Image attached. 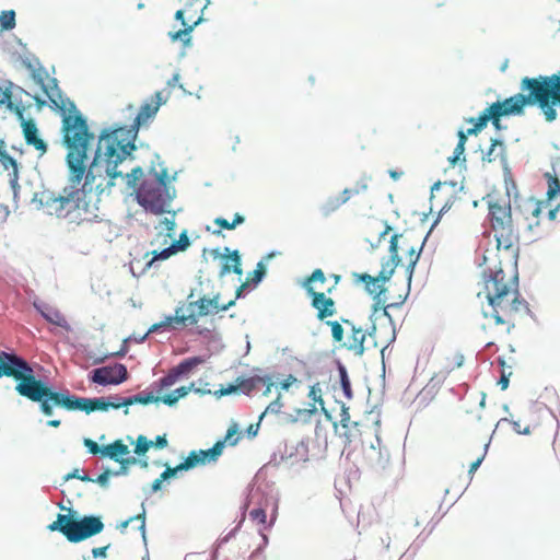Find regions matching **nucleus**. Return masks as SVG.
<instances>
[{"instance_id": "79ce46f5", "label": "nucleus", "mask_w": 560, "mask_h": 560, "mask_svg": "<svg viewBox=\"0 0 560 560\" xmlns=\"http://www.w3.org/2000/svg\"><path fill=\"white\" fill-rule=\"evenodd\" d=\"M351 339H352V342H349V343L342 342L339 345L338 348H346L347 350H351L358 357L363 355L366 350L364 347L365 334H362L357 337H351Z\"/></svg>"}, {"instance_id": "de8ad7c7", "label": "nucleus", "mask_w": 560, "mask_h": 560, "mask_svg": "<svg viewBox=\"0 0 560 560\" xmlns=\"http://www.w3.org/2000/svg\"><path fill=\"white\" fill-rule=\"evenodd\" d=\"M245 514L242 513V516L240 518V521L237 522V524L231 528L229 532H226L225 534L221 535L218 540L215 541V546L218 548H221L223 545L228 544L230 540H232L233 538L236 537L237 533L241 530L244 522H245Z\"/></svg>"}, {"instance_id": "c85d7f7f", "label": "nucleus", "mask_w": 560, "mask_h": 560, "mask_svg": "<svg viewBox=\"0 0 560 560\" xmlns=\"http://www.w3.org/2000/svg\"><path fill=\"white\" fill-rule=\"evenodd\" d=\"M186 311L190 312L195 316L192 325H197L199 318L212 315V310L208 308V305L203 301L202 296H199L196 301H189L186 306Z\"/></svg>"}, {"instance_id": "f257e3e1", "label": "nucleus", "mask_w": 560, "mask_h": 560, "mask_svg": "<svg viewBox=\"0 0 560 560\" xmlns=\"http://www.w3.org/2000/svg\"><path fill=\"white\" fill-rule=\"evenodd\" d=\"M74 114L72 117H65L61 122V145L67 150L65 163L68 170V183L71 184H91L94 185L96 178L101 176L97 168L105 163V174L108 177L106 188L110 194L112 188L116 186L117 176H122L118 170L120 163L109 158L108 150L97 142L92 160L90 151L95 140V133L91 130L88 117L78 109L75 103H71Z\"/></svg>"}, {"instance_id": "4468645a", "label": "nucleus", "mask_w": 560, "mask_h": 560, "mask_svg": "<svg viewBox=\"0 0 560 560\" xmlns=\"http://www.w3.org/2000/svg\"><path fill=\"white\" fill-rule=\"evenodd\" d=\"M20 124L25 143L37 150L40 156L44 155L48 151V143L40 137L36 120L28 117Z\"/></svg>"}, {"instance_id": "bf43d9fd", "label": "nucleus", "mask_w": 560, "mask_h": 560, "mask_svg": "<svg viewBox=\"0 0 560 560\" xmlns=\"http://www.w3.org/2000/svg\"><path fill=\"white\" fill-rule=\"evenodd\" d=\"M352 276L355 278L357 283L364 284V290L368 294H372L373 288L377 284L375 277H373L366 272H363V273L353 272Z\"/></svg>"}, {"instance_id": "dca6fc26", "label": "nucleus", "mask_w": 560, "mask_h": 560, "mask_svg": "<svg viewBox=\"0 0 560 560\" xmlns=\"http://www.w3.org/2000/svg\"><path fill=\"white\" fill-rule=\"evenodd\" d=\"M311 306L317 311L316 318L320 322L327 320L326 318L337 314L336 302L326 293L322 292L312 296Z\"/></svg>"}, {"instance_id": "603ef678", "label": "nucleus", "mask_w": 560, "mask_h": 560, "mask_svg": "<svg viewBox=\"0 0 560 560\" xmlns=\"http://www.w3.org/2000/svg\"><path fill=\"white\" fill-rule=\"evenodd\" d=\"M191 244H192V241L190 240V237L188 235V231L186 229H184L179 233L178 240L173 238L171 246L174 248L175 253L178 254L182 252H186L191 246Z\"/></svg>"}, {"instance_id": "f8f14e48", "label": "nucleus", "mask_w": 560, "mask_h": 560, "mask_svg": "<svg viewBox=\"0 0 560 560\" xmlns=\"http://www.w3.org/2000/svg\"><path fill=\"white\" fill-rule=\"evenodd\" d=\"M34 310L49 324L63 329L67 332L72 331L71 325L68 323L63 314L55 306L35 296L32 301Z\"/></svg>"}, {"instance_id": "37998d69", "label": "nucleus", "mask_w": 560, "mask_h": 560, "mask_svg": "<svg viewBox=\"0 0 560 560\" xmlns=\"http://www.w3.org/2000/svg\"><path fill=\"white\" fill-rule=\"evenodd\" d=\"M341 206L342 203L340 202L339 197L330 196L319 206V212L322 217L326 219L336 212Z\"/></svg>"}, {"instance_id": "7ed1b4c3", "label": "nucleus", "mask_w": 560, "mask_h": 560, "mask_svg": "<svg viewBox=\"0 0 560 560\" xmlns=\"http://www.w3.org/2000/svg\"><path fill=\"white\" fill-rule=\"evenodd\" d=\"M279 502L280 490L273 481H264L259 485L249 483L241 510L245 514L249 505H255L249 512L250 520L266 529H271L278 518Z\"/></svg>"}, {"instance_id": "a18cd8bd", "label": "nucleus", "mask_w": 560, "mask_h": 560, "mask_svg": "<svg viewBox=\"0 0 560 560\" xmlns=\"http://www.w3.org/2000/svg\"><path fill=\"white\" fill-rule=\"evenodd\" d=\"M126 399H127L128 408L133 405H142V406H148L151 404L156 405V399H155L154 393H140V394H137L133 396H128V397H126Z\"/></svg>"}, {"instance_id": "3c124183", "label": "nucleus", "mask_w": 560, "mask_h": 560, "mask_svg": "<svg viewBox=\"0 0 560 560\" xmlns=\"http://www.w3.org/2000/svg\"><path fill=\"white\" fill-rule=\"evenodd\" d=\"M188 471L184 460L176 466L172 467L170 464L166 465V469L162 471L163 479H166V483H170L172 480L179 478L180 474Z\"/></svg>"}, {"instance_id": "a211bd4d", "label": "nucleus", "mask_w": 560, "mask_h": 560, "mask_svg": "<svg viewBox=\"0 0 560 560\" xmlns=\"http://www.w3.org/2000/svg\"><path fill=\"white\" fill-rule=\"evenodd\" d=\"M481 278L483 281L485 290H489V283H492L494 285V293L499 294V296L504 300L513 289L510 284L504 283L499 279L498 277H492V271L490 268L485 269L481 272Z\"/></svg>"}, {"instance_id": "1a4fd4ad", "label": "nucleus", "mask_w": 560, "mask_h": 560, "mask_svg": "<svg viewBox=\"0 0 560 560\" xmlns=\"http://www.w3.org/2000/svg\"><path fill=\"white\" fill-rule=\"evenodd\" d=\"M158 189L160 194L153 200L147 199L138 191L133 194V199L145 213L154 215L171 213L175 217L177 211L170 209V206L177 196L176 188L174 186H166L164 183H159Z\"/></svg>"}, {"instance_id": "412c9836", "label": "nucleus", "mask_w": 560, "mask_h": 560, "mask_svg": "<svg viewBox=\"0 0 560 560\" xmlns=\"http://www.w3.org/2000/svg\"><path fill=\"white\" fill-rule=\"evenodd\" d=\"M210 357H211V353L188 357V358H185L182 361H179L177 363V366L185 374L186 378H188L192 374H195L196 371L198 370V368L200 365H203Z\"/></svg>"}, {"instance_id": "72a5a7b5", "label": "nucleus", "mask_w": 560, "mask_h": 560, "mask_svg": "<svg viewBox=\"0 0 560 560\" xmlns=\"http://www.w3.org/2000/svg\"><path fill=\"white\" fill-rule=\"evenodd\" d=\"M267 275L268 267H266L262 261L258 260L255 269L247 273L246 281L255 289L266 279Z\"/></svg>"}, {"instance_id": "20e7f679", "label": "nucleus", "mask_w": 560, "mask_h": 560, "mask_svg": "<svg viewBox=\"0 0 560 560\" xmlns=\"http://www.w3.org/2000/svg\"><path fill=\"white\" fill-rule=\"evenodd\" d=\"M143 126L133 119L131 125H125L121 122H115L109 127H105L101 130L98 136V142L105 143V148L108 150L109 162L116 161V163L122 164L125 161L136 160V152L140 148L149 149V144L145 142L137 143L139 131Z\"/></svg>"}, {"instance_id": "4d7b16f0", "label": "nucleus", "mask_w": 560, "mask_h": 560, "mask_svg": "<svg viewBox=\"0 0 560 560\" xmlns=\"http://www.w3.org/2000/svg\"><path fill=\"white\" fill-rule=\"evenodd\" d=\"M194 334L207 339L208 343L221 341V334L208 327L197 325L194 329Z\"/></svg>"}, {"instance_id": "b1692460", "label": "nucleus", "mask_w": 560, "mask_h": 560, "mask_svg": "<svg viewBox=\"0 0 560 560\" xmlns=\"http://www.w3.org/2000/svg\"><path fill=\"white\" fill-rule=\"evenodd\" d=\"M422 253H423L422 248L416 249L415 247H410L407 250V255L410 258L405 268L406 282L408 284V292L411 291V283H412L415 270H416V267L421 258Z\"/></svg>"}, {"instance_id": "393cba45", "label": "nucleus", "mask_w": 560, "mask_h": 560, "mask_svg": "<svg viewBox=\"0 0 560 560\" xmlns=\"http://www.w3.org/2000/svg\"><path fill=\"white\" fill-rule=\"evenodd\" d=\"M245 215H243L240 212H235L233 214L232 223H229V221L223 217H217L214 219V224L218 225L220 229L213 230L212 234L217 236H223L222 230H234L238 225H242L245 222Z\"/></svg>"}, {"instance_id": "09e8293b", "label": "nucleus", "mask_w": 560, "mask_h": 560, "mask_svg": "<svg viewBox=\"0 0 560 560\" xmlns=\"http://www.w3.org/2000/svg\"><path fill=\"white\" fill-rule=\"evenodd\" d=\"M174 255H176V253H175L174 248L170 245L162 249H154V250L144 253L143 259H147L149 256H151L153 258V261H155L158 264L160 261L170 259Z\"/></svg>"}, {"instance_id": "8fccbe9b", "label": "nucleus", "mask_w": 560, "mask_h": 560, "mask_svg": "<svg viewBox=\"0 0 560 560\" xmlns=\"http://www.w3.org/2000/svg\"><path fill=\"white\" fill-rule=\"evenodd\" d=\"M176 317H170V315H165L164 318L158 323L152 324L148 332L151 334H160L163 330H172L177 327V325L174 323Z\"/></svg>"}, {"instance_id": "69168bd1", "label": "nucleus", "mask_w": 560, "mask_h": 560, "mask_svg": "<svg viewBox=\"0 0 560 560\" xmlns=\"http://www.w3.org/2000/svg\"><path fill=\"white\" fill-rule=\"evenodd\" d=\"M151 448V440L143 434H139L135 442L133 453L137 456H144Z\"/></svg>"}, {"instance_id": "680f3d73", "label": "nucleus", "mask_w": 560, "mask_h": 560, "mask_svg": "<svg viewBox=\"0 0 560 560\" xmlns=\"http://www.w3.org/2000/svg\"><path fill=\"white\" fill-rule=\"evenodd\" d=\"M164 483H166V479H163V474L161 472L160 476L156 479H154L150 485L143 486L141 490L145 497V500L152 494L161 491L163 489Z\"/></svg>"}, {"instance_id": "c756f323", "label": "nucleus", "mask_w": 560, "mask_h": 560, "mask_svg": "<svg viewBox=\"0 0 560 560\" xmlns=\"http://www.w3.org/2000/svg\"><path fill=\"white\" fill-rule=\"evenodd\" d=\"M49 88H50L52 95H56L61 101L63 106H66L68 108V110L70 113L69 116H67L66 112L63 109H60L59 113L62 116V119L65 117H72L74 114V110H73V107L71 106V103H74V102L65 95L62 90L59 88V82L56 78L49 79Z\"/></svg>"}, {"instance_id": "cd10ccee", "label": "nucleus", "mask_w": 560, "mask_h": 560, "mask_svg": "<svg viewBox=\"0 0 560 560\" xmlns=\"http://www.w3.org/2000/svg\"><path fill=\"white\" fill-rule=\"evenodd\" d=\"M544 177L548 185L546 199L544 201L546 205H550L553 200L560 199V179L556 173L551 174L549 172L545 173Z\"/></svg>"}, {"instance_id": "f3484780", "label": "nucleus", "mask_w": 560, "mask_h": 560, "mask_svg": "<svg viewBox=\"0 0 560 560\" xmlns=\"http://www.w3.org/2000/svg\"><path fill=\"white\" fill-rule=\"evenodd\" d=\"M23 66L31 71L32 79L39 85L45 93H47V86L44 84L45 78L48 77V72L46 68L42 65L38 57L32 55V59L30 57L22 58Z\"/></svg>"}, {"instance_id": "2f4dec72", "label": "nucleus", "mask_w": 560, "mask_h": 560, "mask_svg": "<svg viewBox=\"0 0 560 560\" xmlns=\"http://www.w3.org/2000/svg\"><path fill=\"white\" fill-rule=\"evenodd\" d=\"M113 372V368L109 365L101 366L92 370L88 374V380L90 383L97 384L100 386L106 387L110 386V378L106 374Z\"/></svg>"}, {"instance_id": "ea45409f", "label": "nucleus", "mask_w": 560, "mask_h": 560, "mask_svg": "<svg viewBox=\"0 0 560 560\" xmlns=\"http://www.w3.org/2000/svg\"><path fill=\"white\" fill-rule=\"evenodd\" d=\"M144 176V171L140 165L135 166L129 173H122V176H117V178L126 179V184L128 188H131L137 191V182L140 180Z\"/></svg>"}, {"instance_id": "9d476101", "label": "nucleus", "mask_w": 560, "mask_h": 560, "mask_svg": "<svg viewBox=\"0 0 560 560\" xmlns=\"http://www.w3.org/2000/svg\"><path fill=\"white\" fill-rule=\"evenodd\" d=\"M31 369L32 365L15 351L0 350V378L10 377L18 386L25 382Z\"/></svg>"}, {"instance_id": "2eb2a0df", "label": "nucleus", "mask_w": 560, "mask_h": 560, "mask_svg": "<svg viewBox=\"0 0 560 560\" xmlns=\"http://www.w3.org/2000/svg\"><path fill=\"white\" fill-rule=\"evenodd\" d=\"M242 262L243 258L238 249L224 247V256L221 259L219 278H224L229 273H235L241 277L243 275Z\"/></svg>"}, {"instance_id": "052dcab7", "label": "nucleus", "mask_w": 560, "mask_h": 560, "mask_svg": "<svg viewBox=\"0 0 560 560\" xmlns=\"http://www.w3.org/2000/svg\"><path fill=\"white\" fill-rule=\"evenodd\" d=\"M457 200L456 194H453L442 206V208L439 210V212L435 214L434 220L431 224V231H434V229L439 225L441 222L443 215L447 213L452 207L454 206L455 201Z\"/></svg>"}, {"instance_id": "0eeeda50", "label": "nucleus", "mask_w": 560, "mask_h": 560, "mask_svg": "<svg viewBox=\"0 0 560 560\" xmlns=\"http://www.w3.org/2000/svg\"><path fill=\"white\" fill-rule=\"evenodd\" d=\"M520 90V93L500 101L509 117L523 116L527 107H537L542 114V94L532 77L521 79Z\"/></svg>"}, {"instance_id": "13d9d810", "label": "nucleus", "mask_w": 560, "mask_h": 560, "mask_svg": "<svg viewBox=\"0 0 560 560\" xmlns=\"http://www.w3.org/2000/svg\"><path fill=\"white\" fill-rule=\"evenodd\" d=\"M502 143V137H493L490 139V147L487 151H482L481 145H479L478 150L482 152L481 161L483 163H492L495 158L493 156V152L495 151L498 144Z\"/></svg>"}, {"instance_id": "9b49d317", "label": "nucleus", "mask_w": 560, "mask_h": 560, "mask_svg": "<svg viewBox=\"0 0 560 560\" xmlns=\"http://www.w3.org/2000/svg\"><path fill=\"white\" fill-rule=\"evenodd\" d=\"M225 447V440H218L210 448L192 450L188 455H180L188 471L200 466L215 464L222 455Z\"/></svg>"}, {"instance_id": "a19ab883", "label": "nucleus", "mask_w": 560, "mask_h": 560, "mask_svg": "<svg viewBox=\"0 0 560 560\" xmlns=\"http://www.w3.org/2000/svg\"><path fill=\"white\" fill-rule=\"evenodd\" d=\"M16 26V13L13 9L0 12V31L9 32Z\"/></svg>"}, {"instance_id": "5701e85b", "label": "nucleus", "mask_w": 560, "mask_h": 560, "mask_svg": "<svg viewBox=\"0 0 560 560\" xmlns=\"http://www.w3.org/2000/svg\"><path fill=\"white\" fill-rule=\"evenodd\" d=\"M315 282H326V276L320 268L314 269L310 276H306L305 278L298 280V283L301 285V288L304 289L307 296H312L319 293L315 291L313 287Z\"/></svg>"}, {"instance_id": "4be33fe9", "label": "nucleus", "mask_w": 560, "mask_h": 560, "mask_svg": "<svg viewBox=\"0 0 560 560\" xmlns=\"http://www.w3.org/2000/svg\"><path fill=\"white\" fill-rule=\"evenodd\" d=\"M49 532H58L71 542V509L68 514L58 513L57 520L47 525Z\"/></svg>"}, {"instance_id": "f03ea898", "label": "nucleus", "mask_w": 560, "mask_h": 560, "mask_svg": "<svg viewBox=\"0 0 560 560\" xmlns=\"http://www.w3.org/2000/svg\"><path fill=\"white\" fill-rule=\"evenodd\" d=\"M14 390L18 395L37 402L39 411L46 417H51L55 408L70 412L81 411L86 415L108 411L105 396L81 397L68 389H58L46 378L37 376L33 368L25 382L14 386Z\"/></svg>"}, {"instance_id": "5fc2aeb1", "label": "nucleus", "mask_w": 560, "mask_h": 560, "mask_svg": "<svg viewBox=\"0 0 560 560\" xmlns=\"http://www.w3.org/2000/svg\"><path fill=\"white\" fill-rule=\"evenodd\" d=\"M106 399V405H107V410L109 411L110 409H119V408H125L124 409V415H129V409L127 407V399L126 397H121L117 394H110V395H107L105 396Z\"/></svg>"}, {"instance_id": "4c0bfd02", "label": "nucleus", "mask_w": 560, "mask_h": 560, "mask_svg": "<svg viewBox=\"0 0 560 560\" xmlns=\"http://www.w3.org/2000/svg\"><path fill=\"white\" fill-rule=\"evenodd\" d=\"M498 362L500 364V368L502 370V374L497 381V385L500 387L501 390H506L510 386V378L512 376V365H509L504 359V357H499Z\"/></svg>"}, {"instance_id": "49530a36", "label": "nucleus", "mask_w": 560, "mask_h": 560, "mask_svg": "<svg viewBox=\"0 0 560 560\" xmlns=\"http://www.w3.org/2000/svg\"><path fill=\"white\" fill-rule=\"evenodd\" d=\"M294 445L289 441L284 440L278 445V453L280 462H285L290 465V462L295 459L296 453L294 452Z\"/></svg>"}, {"instance_id": "aec40b11", "label": "nucleus", "mask_w": 560, "mask_h": 560, "mask_svg": "<svg viewBox=\"0 0 560 560\" xmlns=\"http://www.w3.org/2000/svg\"><path fill=\"white\" fill-rule=\"evenodd\" d=\"M130 453L129 447L121 439H117L109 444L103 445V459L120 460L124 456Z\"/></svg>"}, {"instance_id": "0e129e2a", "label": "nucleus", "mask_w": 560, "mask_h": 560, "mask_svg": "<svg viewBox=\"0 0 560 560\" xmlns=\"http://www.w3.org/2000/svg\"><path fill=\"white\" fill-rule=\"evenodd\" d=\"M318 411L315 404H308V408H295L294 412L295 416H298L299 420L302 421V423L307 424L311 422V419L314 415H316Z\"/></svg>"}, {"instance_id": "e2e57ef3", "label": "nucleus", "mask_w": 560, "mask_h": 560, "mask_svg": "<svg viewBox=\"0 0 560 560\" xmlns=\"http://www.w3.org/2000/svg\"><path fill=\"white\" fill-rule=\"evenodd\" d=\"M225 444L229 443L231 446H235L241 440V429L237 422L233 421L228 428L225 438Z\"/></svg>"}, {"instance_id": "e433bc0d", "label": "nucleus", "mask_w": 560, "mask_h": 560, "mask_svg": "<svg viewBox=\"0 0 560 560\" xmlns=\"http://www.w3.org/2000/svg\"><path fill=\"white\" fill-rule=\"evenodd\" d=\"M180 171H175L172 175L167 173L166 167H162L161 172L158 173L154 165H151L149 173L154 175L156 186H159V183H164L166 186H172L171 184L173 182H176L178 178V174Z\"/></svg>"}, {"instance_id": "423d86ee", "label": "nucleus", "mask_w": 560, "mask_h": 560, "mask_svg": "<svg viewBox=\"0 0 560 560\" xmlns=\"http://www.w3.org/2000/svg\"><path fill=\"white\" fill-rule=\"evenodd\" d=\"M93 186L91 184H71L68 183L61 190L62 200L60 210L69 211L66 220L69 223L80 225L84 222L82 212H91Z\"/></svg>"}, {"instance_id": "c9c22d12", "label": "nucleus", "mask_w": 560, "mask_h": 560, "mask_svg": "<svg viewBox=\"0 0 560 560\" xmlns=\"http://www.w3.org/2000/svg\"><path fill=\"white\" fill-rule=\"evenodd\" d=\"M482 110L486 113L489 121L497 122V120L509 117L500 100L488 104V106Z\"/></svg>"}, {"instance_id": "7c9ffc66", "label": "nucleus", "mask_w": 560, "mask_h": 560, "mask_svg": "<svg viewBox=\"0 0 560 560\" xmlns=\"http://www.w3.org/2000/svg\"><path fill=\"white\" fill-rule=\"evenodd\" d=\"M158 112V107L153 106V102L145 101L133 119L145 127L155 118Z\"/></svg>"}, {"instance_id": "864d4df0", "label": "nucleus", "mask_w": 560, "mask_h": 560, "mask_svg": "<svg viewBox=\"0 0 560 560\" xmlns=\"http://www.w3.org/2000/svg\"><path fill=\"white\" fill-rule=\"evenodd\" d=\"M112 368H113V370L116 371V374L113 376H109L110 386H118L128 380L129 373H128L127 366L124 363H116Z\"/></svg>"}, {"instance_id": "58836bf2", "label": "nucleus", "mask_w": 560, "mask_h": 560, "mask_svg": "<svg viewBox=\"0 0 560 560\" xmlns=\"http://www.w3.org/2000/svg\"><path fill=\"white\" fill-rule=\"evenodd\" d=\"M135 337V334L126 337L122 342H121V346H120V349L116 352H107V353H104L102 355H98V358H95L94 359V362H92L94 365H97V364H101L102 362H104L106 359L110 358V357H119V358H122L125 357L128 351H129V346H128V342L131 341V338Z\"/></svg>"}, {"instance_id": "6ab92c4d", "label": "nucleus", "mask_w": 560, "mask_h": 560, "mask_svg": "<svg viewBox=\"0 0 560 560\" xmlns=\"http://www.w3.org/2000/svg\"><path fill=\"white\" fill-rule=\"evenodd\" d=\"M332 362L335 364L336 371L338 372L339 386L342 390V394L348 400H351L354 394L348 369L339 358H334Z\"/></svg>"}, {"instance_id": "a878e982", "label": "nucleus", "mask_w": 560, "mask_h": 560, "mask_svg": "<svg viewBox=\"0 0 560 560\" xmlns=\"http://www.w3.org/2000/svg\"><path fill=\"white\" fill-rule=\"evenodd\" d=\"M557 107H560V96H542V115L547 122L558 118Z\"/></svg>"}, {"instance_id": "f704fd0d", "label": "nucleus", "mask_w": 560, "mask_h": 560, "mask_svg": "<svg viewBox=\"0 0 560 560\" xmlns=\"http://www.w3.org/2000/svg\"><path fill=\"white\" fill-rule=\"evenodd\" d=\"M186 306H187V303L185 302H179L177 304V306L175 307V313L174 314H170V317H176L175 318V324L177 326H187V325H192V320H195V316L190 314V312H188L187 314L184 313V311L186 310Z\"/></svg>"}, {"instance_id": "ddd939ff", "label": "nucleus", "mask_w": 560, "mask_h": 560, "mask_svg": "<svg viewBox=\"0 0 560 560\" xmlns=\"http://www.w3.org/2000/svg\"><path fill=\"white\" fill-rule=\"evenodd\" d=\"M62 200L61 191L56 195L54 191L44 190L39 192H35L31 200V203L36 205V209L47 208V213L52 215L55 214L58 219H66L67 213L69 211H65V209L60 210V201Z\"/></svg>"}, {"instance_id": "6e6552de", "label": "nucleus", "mask_w": 560, "mask_h": 560, "mask_svg": "<svg viewBox=\"0 0 560 560\" xmlns=\"http://www.w3.org/2000/svg\"><path fill=\"white\" fill-rule=\"evenodd\" d=\"M105 528L103 516L101 514L80 515L74 509H71V544H80L98 534Z\"/></svg>"}, {"instance_id": "39448f33", "label": "nucleus", "mask_w": 560, "mask_h": 560, "mask_svg": "<svg viewBox=\"0 0 560 560\" xmlns=\"http://www.w3.org/2000/svg\"><path fill=\"white\" fill-rule=\"evenodd\" d=\"M491 194L486 195L482 200L488 201L489 215L493 221L494 230H506V233H495L497 249L510 250L514 243L520 241V233L515 230L512 218L511 199H508L504 206L497 200H490Z\"/></svg>"}, {"instance_id": "473e14b6", "label": "nucleus", "mask_w": 560, "mask_h": 560, "mask_svg": "<svg viewBox=\"0 0 560 560\" xmlns=\"http://www.w3.org/2000/svg\"><path fill=\"white\" fill-rule=\"evenodd\" d=\"M308 443L310 439L305 436L294 445V452L296 453V455L295 459L290 462V468H293L299 463L306 464L310 462Z\"/></svg>"}, {"instance_id": "6e6d98bb", "label": "nucleus", "mask_w": 560, "mask_h": 560, "mask_svg": "<svg viewBox=\"0 0 560 560\" xmlns=\"http://www.w3.org/2000/svg\"><path fill=\"white\" fill-rule=\"evenodd\" d=\"M112 477H115L114 469L109 466H103L102 472L94 478L93 483L98 485L103 490H107L110 487Z\"/></svg>"}, {"instance_id": "774afa93", "label": "nucleus", "mask_w": 560, "mask_h": 560, "mask_svg": "<svg viewBox=\"0 0 560 560\" xmlns=\"http://www.w3.org/2000/svg\"><path fill=\"white\" fill-rule=\"evenodd\" d=\"M503 179L505 186V196L508 197V199H513V201L517 203V200L521 198V195L517 188V184L513 178V175H510L511 182H509L506 178Z\"/></svg>"}, {"instance_id": "c03bdc74", "label": "nucleus", "mask_w": 560, "mask_h": 560, "mask_svg": "<svg viewBox=\"0 0 560 560\" xmlns=\"http://www.w3.org/2000/svg\"><path fill=\"white\" fill-rule=\"evenodd\" d=\"M383 398H384V396L381 395V397L377 400V402L375 405L371 406V408L365 411V413H368V415H371V413H374V412L377 415L376 419L373 422V427L375 429V442H377V445L382 444V439H381V435H380V430H381V425H382V421H381V407H382V404H383Z\"/></svg>"}, {"instance_id": "338daca9", "label": "nucleus", "mask_w": 560, "mask_h": 560, "mask_svg": "<svg viewBox=\"0 0 560 560\" xmlns=\"http://www.w3.org/2000/svg\"><path fill=\"white\" fill-rule=\"evenodd\" d=\"M325 324L330 327L332 341L342 343L345 335L342 325L338 320H325Z\"/></svg>"}, {"instance_id": "bb28decb", "label": "nucleus", "mask_w": 560, "mask_h": 560, "mask_svg": "<svg viewBox=\"0 0 560 560\" xmlns=\"http://www.w3.org/2000/svg\"><path fill=\"white\" fill-rule=\"evenodd\" d=\"M195 31L194 26L184 23V26L182 30L170 32L168 37L171 42H180L184 48H190L192 46V32Z\"/></svg>"}]
</instances>
